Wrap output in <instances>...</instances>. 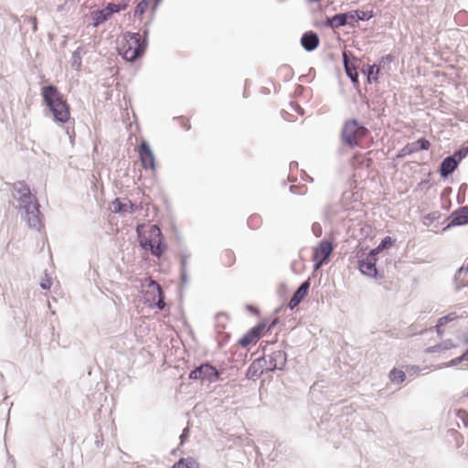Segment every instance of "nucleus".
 I'll return each instance as SVG.
<instances>
[{"label": "nucleus", "instance_id": "32", "mask_svg": "<svg viewBox=\"0 0 468 468\" xmlns=\"http://www.w3.org/2000/svg\"><path fill=\"white\" fill-rule=\"evenodd\" d=\"M151 0H141L135 6L133 11V16L142 20L144 14L149 8Z\"/></svg>", "mask_w": 468, "mask_h": 468}, {"label": "nucleus", "instance_id": "33", "mask_svg": "<svg viewBox=\"0 0 468 468\" xmlns=\"http://www.w3.org/2000/svg\"><path fill=\"white\" fill-rule=\"evenodd\" d=\"M259 322H262L263 323V327H262V332H263V335L269 334V333H271V331L277 326V324H279L280 320L278 317H273V318H271V319H266V318H263L261 320H260Z\"/></svg>", "mask_w": 468, "mask_h": 468}, {"label": "nucleus", "instance_id": "61", "mask_svg": "<svg viewBox=\"0 0 468 468\" xmlns=\"http://www.w3.org/2000/svg\"><path fill=\"white\" fill-rule=\"evenodd\" d=\"M259 358H263V360L261 361V366H263V368H266L269 366V361L267 362L266 356H261Z\"/></svg>", "mask_w": 468, "mask_h": 468}, {"label": "nucleus", "instance_id": "43", "mask_svg": "<svg viewBox=\"0 0 468 468\" xmlns=\"http://www.w3.org/2000/svg\"><path fill=\"white\" fill-rule=\"evenodd\" d=\"M464 361H466V360L464 358L463 354H462L461 356L454 357L448 362L443 363L441 367H453Z\"/></svg>", "mask_w": 468, "mask_h": 468}, {"label": "nucleus", "instance_id": "58", "mask_svg": "<svg viewBox=\"0 0 468 468\" xmlns=\"http://www.w3.org/2000/svg\"><path fill=\"white\" fill-rule=\"evenodd\" d=\"M73 53H78L79 56L82 57L83 55H85L87 53V51L83 46H80L76 48V50L73 51Z\"/></svg>", "mask_w": 468, "mask_h": 468}, {"label": "nucleus", "instance_id": "5", "mask_svg": "<svg viewBox=\"0 0 468 468\" xmlns=\"http://www.w3.org/2000/svg\"><path fill=\"white\" fill-rule=\"evenodd\" d=\"M137 240L139 248L146 252H150L157 259L163 258L167 250L165 235L162 229L156 224H152L147 229V235L136 229Z\"/></svg>", "mask_w": 468, "mask_h": 468}, {"label": "nucleus", "instance_id": "55", "mask_svg": "<svg viewBox=\"0 0 468 468\" xmlns=\"http://www.w3.org/2000/svg\"><path fill=\"white\" fill-rule=\"evenodd\" d=\"M420 371V368L418 366L407 367V372L410 375L418 374Z\"/></svg>", "mask_w": 468, "mask_h": 468}, {"label": "nucleus", "instance_id": "3", "mask_svg": "<svg viewBox=\"0 0 468 468\" xmlns=\"http://www.w3.org/2000/svg\"><path fill=\"white\" fill-rule=\"evenodd\" d=\"M154 17V14H152V17L143 26L141 34L131 31L123 33L124 43L120 48L119 54L125 61L133 63L144 56L149 45V26Z\"/></svg>", "mask_w": 468, "mask_h": 468}, {"label": "nucleus", "instance_id": "17", "mask_svg": "<svg viewBox=\"0 0 468 468\" xmlns=\"http://www.w3.org/2000/svg\"><path fill=\"white\" fill-rule=\"evenodd\" d=\"M468 225V215L463 214L462 211H460V207L453 210L449 217L447 218V224L442 229V231H447L454 227H461Z\"/></svg>", "mask_w": 468, "mask_h": 468}, {"label": "nucleus", "instance_id": "54", "mask_svg": "<svg viewBox=\"0 0 468 468\" xmlns=\"http://www.w3.org/2000/svg\"><path fill=\"white\" fill-rule=\"evenodd\" d=\"M225 257L228 259V261L225 262V265L231 266L235 261L234 253L231 250H227Z\"/></svg>", "mask_w": 468, "mask_h": 468}, {"label": "nucleus", "instance_id": "41", "mask_svg": "<svg viewBox=\"0 0 468 468\" xmlns=\"http://www.w3.org/2000/svg\"><path fill=\"white\" fill-rule=\"evenodd\" d=\"M70 64H71L72 69H74L77 71H80L82 67V57L79 56L78 53L72 52Z\"/></svg>", "mask_w": 468, "mask_h": 468}, {"label": "nucleus", "instance_id": "4", "mask_svg": "<svg viewBox=\"0 0 468 468\" xmlns=\"http://www.w3.org/2000/svg\"><path fill=\"white\" fill-rule=\"evenodd\" d=\"M378 254L369 246L358 242L350 256V261L356 264V268L362 275L378 281L384 278V271L377 268Z\"/></svg>", "mask_w": 468, "mask_h": 468}, {"label": "nucleus", "instance_id": "8", "mask_svg": "<svg viewBox=\"0 0 468 468\" xmlns=\"http://www.w3.org/2000/svg\"><path fill=\"white\" fill-rule=\"evenodd\" d=\"M188 378L193 381L198 380L201 384L214 383L220 379V372L209 362H203L190 370Z\"/></svg>", "mask_w": 468, "mask_h": 468}, {"label": "nucleus", "instance_id": "46", "mask_svg": "<svg viewBox=\"0 0 468 468\" xmlns=\"http://www.w3.org/2000/svg\"><path fill=\"white\" fill-rule=\"evenodd\" d=\"M53 281L52 278L46 272L45 278H43L40 282V287L43 290H49L52 286Z\"/></svg>", "mask_w": 468, "mask_h": 468}, {"label": "nucleus", "instance_id": "6", "mask_svg": "<svg viewBox=\"0 0 468 468\" xmlns=\"http://www.w3.org/2000/svg\"><path fill=\"white\" fill-rule=\"evenodd\" d=\"M367 133L368 129L366 127L365 123L356 118H350L346 120L343 123L340 132V140L343 145L354 149Z\"/></svg>", "mask_w": 468, "mask_h": 468}, {"label": "nucleus", "instance_id": "39", "mask_svg": "<svg viewBox=\"0 0 468 468\" xmlns=\"http://www.w3.org/2000/svg\"><path fill=\"white\" fill-rule=\"evenodd\" d=\"M457 318L458 315L455 312L449 313L437 320L439 321V327H444L448 323L454 321Z\"/></svg>", "mask_w": 468, "mask_h": 468}, {"label": "nucleus", "instance_id": "35", "mask_svg": "<svg viewBox=\"0 0 468 468\" xmlns=\"http://www.w3.org/2000/svg\"><path fill=\"white\" fill-rule=\"evenodd\" d=\"M356 16L357 22L358 21H368L371 18L375 17V16H376V14L373 10L364 11V10H360V9H356Z\"/></svg>", "mask_w": 468, "mask_h": 468}, {"label": "nucleus", "instance_id": "64", "mask_svg": "<svg viewBox=\"0 0 468 468\" xmlns=\"http://www.w3.org/2000/svg\"><path fill=\"white\" fill-rule=\"evenodd\" d=\"M31 23H32V29H33L34 32H36L37 30V19L36 18H32L31 19Z\"/></svg>", "mask_w": 468, "mask_h": 468}, {"label": "nucleus", "instance_id": "38", "mask_svg": "<svg viewBox=\"0 0 468 468\" xmlns=\"http://www.w3.org/2000/svg\"><path fill=\"white\" fill-rule=\"evenodd\" d=\"M356 13V9L347 12H342V16H346V26L349 25L351 27H354L355 24L357 23Z\"/></svg>", "mask_w": 468, "mask_h": 468}, {"label": "nucleus", "instance_id": "27", "mask_svg": "<svg viewBox=\"0 0 468 468\" xmlns=\"http://www.w3.org/2000/svg\"><path fill=\"white\" fill-rule=\"evenodd\" d=\"M456 347V345L452 342V339H446L441 341L439 344H436L434 346H429L426 349L427 353H437L442 350H450L452 348Z\"/></svg>", "mask_w": 468, "mask_h": 468}, {"label": "nucleus", "instance_id": "30", "mask_svg": "<svg viewBox=\"0 0 468 468\" xmlns=\"http://www.w3.org/2000/svg\"><path fill=\"white\" fill-rule=\"evenodd\" d=\"M130 4V0H120L119 3H107L106 7L112 16L115 13H119L121 11L125 10Z\"/></svg>", "mask_w": 468, "mask_h": 468}, {"label": "nucleus", "instance_id": "7", "mask_svg": "<svg viewBox=\"0 0 468 468\" xmlns=\"http://www.w3.org/2000/svg\"><path fill=\"white\" fill-rule=\"evenodd\" d=\"M143 297L144 303H147L149 307L157 308L160 311L165 310V295L157 282L150 281L147 284H144Z\"/></svg>", "mask_w": 468, "mask_h": 468}, {"label": "nucleus", "instance_id": "63", "mask_svg": "<svg viewBox=\"0 0 468 468\" xmlns=\"http://www.w3.org/2000/svg\"><path fill=\"white\" fill-rule=\"evenodd\" d=\"M462 341L463 345L468 346V332L463 335Z\"/></svg>", "mask_w": 468, "mask_h": 468}, {"label": "nucleus", "instance_id": "40", "mask_svg": "<svg viewBox=\"0 0 468 468\" xmlns=\"http://www.w3.org/2000/svg\"><path fill=\"white\" fill-rule=\"evenodd\" d=\"M454 415L463 421L465 428H468V412L463 409H454Z\"/></svg>", "mask_w": 468, "mask_h": 468}, {"label": "nucleus", "instance_id": "12", "mask_svg": "<svg viewBox=\"0 0 468 468\" xmlns=\"http://www.w3.org/2000/svg\"><path fill=\"white\" fill-rule=\"evenodd\" d=\"M112 210L119 215H125L126 213L133 214L142 207L128 198L122 199L116 197L112 201Z\"/></svg>", "mask_w": 468, "mask_h": 468}, {"label": "nucleus", "instance_id": "28", "mask_svg": "<svg viewBox=\"0 0 468 468\" xmlns=\"http://www.w3.org/2000/svg\"><path fill=\"white\" fill-rule=\"evenodd\" d=\"M406 372L397 367H393L388 373L389 380L395 385L401 384L406 380Z\"/></svg>", "mask_w": 468, "mask_h": 468}, {"label": "nucleus", "instance_id": "57", "mask_svg": "<svg viewBox=\"0 0 468 468\" xmlns=\"http://www.w3.org/2000/svg\"><path fill=\"white\" fill-rule=\"evenodd\" d=\"M465 398H468V389L456 399V403L463 404Z\"/></svg>", "mask_w": 468, "mask_h": 468}, {"label": "nucleus", "instance_id": "53", "mask_svg": "<svg viewBox=\"0 0 468 468\" xmlns=\"http://www.w3.org/2000/svg\"><path fill=\"white\" fill-rule=\"evenodd\" d=\"M103 441H104V439H103V435L102 433L99 431V433H96L95 434V445L98 449L101 448L102 445H103Z\"/></svg>", "mask_w": 468, "mask_h": 468}, {"label": "nucleus", "instance_id": "1", "mask_svg": "<svg viewBox=\"0 0 468 468\" xmlns=\"http://www.w3.org/2000/svg\"><path fill=\"white\" fill-rule=\"evenodd\" d=\"M12 196L18 203L16 207L21 211V218L28 228L40 232L44 228L43 215L39 202L25 181H16L12 185Z\"/></svg>", "mask_w": 468, "mask_h": 468}, {"label": "nucleus", "instance_id": "9", "mask_svg": "<svg viewBox=\"0 0 468 468\" xmlns=\"http://www.w3.org/2000/svg\"><path fill=\"white\" fill-rule=\"evenodd\" d=\"M335 245L334 243L327 239H322L317 246L314 248L312 261L314 262L313 269L314 271H318L324 264L328 263L330 261V256L334 250Z\"/></svg>", "mask_w": 468, "mask_h": 468}, {"label": "nucleus", "instance_id": "16", "mask_svg": "<svg viewBox=\"0 0 468 468\" xmlns=\"http://www.w3.org/2000/svg\"><path fill=\"white\" fill-rule=\"evenodd\" d=\"M459 163L451 154L444 157L438 167V173L442 179H448L458 168Z\"/></svg>", "mask_w": 468, "mask_h": 468}, {"label": "nucleus", "instance_id": "24", "mask_svg": "<svg viewBox=\"0 0 468 468\" xmlns=\"http://www.w3.org/2000/svg\"><path fill=\"white\" fill-rule=\"evenodd\" d=\"M395 55L389 53L381 56L374 65L377 66L378 69L383 73H388L391 70V64L395 61Z\"/></svg>", "mask_w": 468, "mask_h": 468}, {"label": "nucleus", "instance_id": "62", "mask_svg": "<svg viewBox=\"0 0 468 468\" xmlns=\"http://www.w3.org/2000/svg\"><path fill=\"white\" fill-rule=\"evenodd\" d=\"M289 190L292 194H303L302 192L298 191V187L296 186H291Z\"/></svg>", "mask_w": 468, "mask_h": 468}, {"label": "nucleus", "instance_id": "29", "mask_svg": "<svg viewBox=\"0 0 468 468\" xmlns=\"http://www.w3.org/2000/svg\"><path fill=\"white\" fill-rule=\"evenodd\" d=\"M410 147L412 148L413 153L427 151L431 147V143L425 137H420L418 140L410 143Z\"/></svg>", "mask_w": 468, "mask_h": 468}, {"label": "nucleus", "instance_id": "23", "mask_svg": "<svg viewBox=\"0 0 468 468\" xmlns=\"http://www.w3.org/2000/svg\"><path fill=\"white\" fill-rule=\"evenodd\" d=\"M261 360H263V358H257L249 366L246 371V378L248 379L256 380L264 372H267L266 368H263V366H261Z\"/></svg>", "mask_w": 468, "mask_h": 468}, {"label": "nucleus", "instance_id": "50", "mask_svg": "<svg viewBox=\"0 0 468 468\" xmlns=\"http://www.w3.org/2000/svg\"><path fill=\"white\" fill-rule=\"evenodd\" d=\"M174 119L177 120L181 127L184 128L186 131H189L191 129V124L189 123V121L186 119L184 116L175 117Z\"/></svg>", "mask_w": 468, "mask_h": 468}, {"label": "nucleus", "instance_id": "26", "mask_svg": "<svg viewBox=\"0 0 468 468\" xmlns=\"http://www.w3.org/2000/svg\"><path fill=\"white\" fill-rule=\"evenodd\" d=\"M199 463L191 456L179 458L170 468H199Z\"/></svg>", "mask_w": 468, "mask_h": 468}, {"label": "nucleus", "instance_id": "25", "mask_svg": "<svg viewBox=\"0 0 468 468\" xmlns=\"http://www.w3.org/2000/svg\"><path fill=\"white\" fill-rule=\"evenodd\" d=\"M179 258H180V274H179L180 281H181L182 285H187V283L189 282V277H188V273H187L188 255L186 254V251H181L179 253Z\"/></svg>", "mask_w": 468, "mask_h": 468}, {"label": "nucleus", "instance_id": "51", "mask_svg": "<svg viewBox=\"0 0 468 468\" xmlns=\"http://www.w3.org/2000/svg\"><path fill=\"white\" fill-rule=\"evenodd\" d=\"M245 308L250 314L254 316H259L261 314L259 307L254 304L248 303L246 304Z\"/></svg>", "mask_w": 468, "mask_h": 468}, {"label": "nucleus", "instance_id": "22", "mask_svg": "<svg viewBox=\"0 0 468 468\" xmlns=\"http://www.w3.org/2000/svg\"><path fill=\"white\" fill-rule=\"evenodd\" d=\"M111 17L112 15L106 6L104 8H98L90 13L91 26L93 27H98L108 21Z\"/></svg>", "mask_w": 468, "mask_h": 468}, {"label": "nucleus", "instance_id": "36", "mask_svg": "<svg viewBox=\"0 0 468 468\" xmlns=\"http://www.w3.org/2000/svg\"><path fill=\"white\" fill-rule=\"evenodd\" d=\"M460 164L468 155V145L463 144L451 154Z\"/></svg>", "mask_w": 468, "mask_h": 468}, {"label": "nucleus", "instance_id": "10", "mask_svg": "<svg viewBox=\"0 0 468 468\" xmlns=\"http://www.w3.org/2000/svg\"><path fill=\"white\" fill-rule=\"evenodd\" d=\"M138 156L141 162L142 167L147 171L156 170V158L155 154L149 144V142L145 139H141L138 145Z\"/></svg>", "mask_w": 468, "mask_h": 468}, {"label": "nucleus", "instance_id": "18", "mask_svg": "<svg viewBox=\"0 0 468 468\" xmlns=\"http://www.w3.org/2000/svg\"><path fill=\"white\" fill-rule=\"evenodd\" d=\"M346 16H342V13H337L332 16H326V18L321 22H315L314 26L319 27L331 28L333 30L345 27Z\"/></svg>", "mask_w": 468, "mask_h": 468}, {"label": "nucleus", "instance_id": "45", "mask_svg": "<svg viewBox=\"0 0 468 468\" xmlns=\"http://www.w3.org/2000/svg\"><path fill=\"white\" fill-rule=\"evenodd\" d=\"M413 150L410 147V144H406L404 147H402L397 154L398 158H404L407 155L412 154Z\"/></svg>", "mask_w": 468, "mask_h": 468}, {"label": "nucleus", "instance_id": "14", "mask_svg": "<svg viewBox=\"0 0 468 468\" xmlns=\"http://www.w3.org/2000/svg\"><path fill=\"white\" fill-rule=\"evenodd\" d=\"M310 286H311L310 279H307L306 281L303 282L300 284V286L293 292L292 298L290 299V301L288 303V308L290 310H294L303 302V300L308 295Z\"/></svg>", "mask_w": 468, "mask_h": 468}, {"label": "nucleus", "instance_id": "59", "mask_svg": "<svg viewBox=\"0 0 468 468\" xmlns=\"http://www.w3.org/2000/svg\"><path fill=\"white\" fill-rule=\"evenodd\" d=\"M435 331L439 337H441L444 333L443 327H439V321H437V323H436Z\"/></svg>", "mask_w": 468, "mask_h": 468}, {"label": "nucleus", "instance_id": "34", "mask_svg": "<svg viewBox=\"0 0 468 468\" xmlns=\"http://www.w3.org/2000/svg\"><path fill=\"white\" fill-rule=\"evenodd\" d=\"M248 227L251 229H258L261 224L262 219L259 214H252L247 220Z\"/></svg>", "mask_w": 468, "mask_h": 468}, {"label": "nucleus", "instance_id": "49", "mask_svg": "<svg viewBox=\"0 0 468 468\" xmlns=\"http://www.w3.org/2000/svg\"><path fill=\"white\" fill-rule=\"evenodd\" d=\"M348 79L350 80L351 83L353 84V86L356 90V91L358 93H360V81H359L358 73L349 76Z\"/></svg>", "mask_w": 468, "mask_h": 468}, {"label": "nucleus", "instance_id": "56", "mask_svg": "<svg viewBox=\"0 0 468 468\" xmlns=\"http://www.w3.org/2000/svg\"><path fill=\"white\" fill-rule=\"evenodd\" d=\"M174 230H175V234H176V235H175V238H176V239L177 243H178L179 245H182V244H183V242H184V240H183V237L181 236V234H180V233H179V231L177 230V229H176V225H174Z\"/></svg>", "mask_w": 468, "mask_h": 468}, {"label": "nucleus", "instance_id": "11", "mask_svg": "<svg viewBox=\"0 0 468 468\" xmlns=\"http://www.w3.org/2000/svg\"><path fill=\"white\" fill-rule=\"evenodd\" d=\"M262 322H258L254 326L250 328L239 340L238 345L243 348H248L250 346H255L258 341L263 336Z\"/></svg>", "mask_w": 468, "mask_h": 468}, {"label": "nucleus", "instance_id": "21", "mask_svg": "<svg viewBox=\"0 0 468 468\" xmlns=\"http://www.w3.org/2000/svg\"><path fill=\"white\" fill-rule=\"evenodd\" d=\"M361 73L365 76L366 84H377L379 82V78L382 73L378 69L374 64H367L362 69Z\"/></svg>", "mask_w": 468, "mask_h": 468}, {"label": "nucleus", "instance_id": "19", "mask_svg": "<svg viewBox=\"0 0 468 468\" xmlns=\"http://www.w3.org/2000/svg\"><path fill=\"white\" fill-rule=\"evenodd\" d=\"M357 58L349 50H344L342 52V62L344 67V71L348 78L351 75L357 73L356 61Z\"/></svg>", "mask_w": 468, "mask_h": 468}, {"label": "nucleus", "instance_id": "44", "mask_svg": "<svg viewBox=\"0 0 468 468\" xmlns=\"http://www.w3.org/2000/svg\"><path fill=\"white\" fill-rule=\"evenodd\" d=\"M314 77L315 69L314 68H310L307 74H303L299 77V80L312 82Z\"/></svg>", "mask_w": 468, "mask_h": 468}, {"label": "nucleus", "instance_id": "48", "mask_svg": "<svg viewBox=\"0 0 468 468\" xmlns=\"http://www.w3.org/2000/svg\"><path fill=\"white\" fill-rule=\"evenodd\" d=\"M190 437V428L185 427L179 436L180 445H184Z\"/></svg>", "mask_w": 468, "mask_h": 468}, {"label": "nucleus", "instance_id": "37", "mask_svg": "<svg viewBox=\"0 0 468 468\" xmlns=\"http://www.w3.org/2000/svg\"><path fill=\"white\" fill-rule=\"evenodd\" d=\"M455 22L457 25L464 27L468 25V12L465 10L459 11L455 15Z\"/></svg>", "mask_w": 468, "mask_h": 468}, {"label": "nucleus", "instance_id": "60", "mask_svg": "<svg viewBox=\"0 0 468 468\" xmlns=\"http://www.w3.org/2000/svg\"><path fill=\"white\" fill-rule=\"evenodd\" d=\"M163 0H155V3L154 4V5L152 6V13L154 14L158 5L162 3Z\"/></svg>", "mask_w": 468, "mask_h": 468}, {"label": "nucleus", "instance_id": "20", "mask_svg": "<svg viewBox=\"0 0 468 468\" xmlns=\"http://www.w3.org/2000/svg\"><path fill=\"white\" fill-rule=\"evenodd\" d=\"M468 273V263L458 268L454 273L452 282L455 292H460L463 288L468 286V280L465 275Z\"/></svg>", "mask_w": 468, "mask_h": 468}, {"label": "nucleus", "instance_id": "52", "mask_svg": "<svg viewBox=\"0 0 468 468\" xmlns=\"http://www.w3.org/2000/svg\"><path fill=\"white\" fill-rule=\"evenodd\" d=\"M312 231L315 237H321L323 233L322 226L317 222L313 223Z\"/></svg>", "mask_w": 468, "mask_h": 468}, {"label": "nucleus", "instance_id": "2", "mask_svg": "<svg viewBox=\"0 0 468 468\" xmlns=\"http://www.w3.org/2000/svg\"><path fill=\"white\" fill-rule=\"evenodd\" d=\"M40 96L45 117L51 119L58 125H64L70 121V105L58 86L53 83L43 85Z\"/></svg>", "mask_w": 468, "mask_h": 468}, {"label": "nucleus", "instance_id": "47", "mask_svg": "<svg viewBox=\"0 0 468 468\" xmlns=\"http://www.w3.org/2000/svg\"><path fill=\"white\" fill-rule=\"evenodd\" d=\"M279 69L281 72L285 73V76H284L285 80H290L292 78L293 71L289 65L284 64V65L281 66Z\"/></svg>", "mask_w": 468, "mask_h": 468}, {"label": "nucleus", "instance_id": "42", "mask_svg": "<svg viewBox=\"0 0 468 468\" xmlns=\"http://www.w3.org/2000/svg\"><path fill=\"white\" fill-rule=\"evenodd\" d=\"M441 217V214L439 211L431 212L424 217V224L430 226L431 223L438 221Z\"/></svg>", "mask_w": 468, "mask_h": 468}, {"label": "nucleus", "instance_id": "31", "mask_svg": "<svg viewBox=\"0 0 468 468\" xmlns=\"http://www.w3.org/2000/svg\"><path fill=\"white\" fill-rule=\"evenodd\" d=\"M396 242V239L390 237V236H385L381 241L379 242V244L374 248L373 250L377 252V253H380L382 251H384L385 250H388L389 248H391Z\"/></svg>", "mask_w": 468, "mask_h": 468}, {"label": "nucleus", "instance_id": "13", "mask_svg": "<svg viewBox=\"0 0 468 468\" xmlns=\"http://www.w3.org/2000/svg\"><path fill=\"white\" fill-rule=\"evenodd\" d=\"M287 362V354L283 350L272 351L269 355V366L266 371L274 372L276 370H283Z\"/></svg>", "mask_w": 468, "mask_h": 468}, {"label": "nucleus", "instance_id": "15", "mask_svg": "<svg viewBox=\"0 0 468 468\" xmlns=\"http://www.w3.org/2000/svg\"><path fill=\"white\" fill-rule=\"evenodd\" d=\"M320 42L318 34L313 30L303 32L300 39V44L306 52L314 51L319 47Z\"/></svg>", "mask_w": 468, "mask_h": 468}]
</instances>
